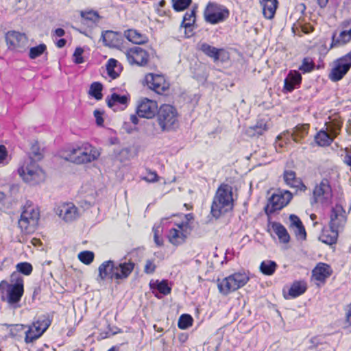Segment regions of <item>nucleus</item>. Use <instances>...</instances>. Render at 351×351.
<instances>
[{"label":"nucleus","mask_w":351,"mask_h":351,"mask_svg":"<svg viewBox=\"0 0 351 351\" xmlns=\"http://www.w3.org/2000/svg\"><path fill=\"white\" fill-rule=\"evenodd\" d=\"M234 207L232 187L227 184H221L213 197L210 213L216 218L231 211Z\"/></svg>","instance_id":"obj_1"},{"label":"nucleus","mask_w":351,"mask_h":351,"mask_svg":"<svg viewBox=\"0 0 351 351\" xmlns=\"http://www.w3.org/2000/svg\"><path fill=\"white\" fill-rule=\"evenodd\" d=\"M6 290L7 297L5 299L2 296V300L6 302L11 306L16 307V304L19 303L24 293L23 279L19 274L13 272L11 275V283L6 280H2L0 282V291Z\"/></svg>","instance_id":"obj_2"},{"label":"nucleus","mask_w":351,"mask_h":351,"mask_svg":"<svg viewBox=\"0 0 351 351\" xmlns=\"http://www.w3.org/2000/svg\"><path fill=\"white\" fill-rule=\"evenodd\" d=\"M157 121L162 131L175 130L178 127L176 109L171 105H162L158 110Z\"/></svg>","instance_id":"obj_3"},{"label":"nucleus","mask_w":351,"mask_h":351,"mask_svg":"<svg viewBox=\"0 0 351 351\" xmlns=\"http://www.w3.org/2000/svg\"><path fill=\"white\" fill-rule=\"evenodd\" d=\"M99 156V152L89 144H84L80 147L72 149L68 154L66 159L73 163L84 164L91 162Z\"/></svg>","instance_id":"obj_4"},{"label":"nucleus","mask_w":351,"mask_h":351,"mask_svg":"<svg viewBox=\"0 0 351 351\" xmlns=\"http://www.w3.org/2000/svg\"><path fill=\"white\" fill-rule=\"evenodd\" d=\"M18 172L23 180L29 184H37L45 180V173L34 160H27L19 168Z\"/></svg>","instance_id":"obj_5"},{"label":"nucleus","mask_w":351,"mask_h":351,"mask_svg":"<svg viewBox=\"0 0 351 351\" xmlns=\"http://www.w3.org/2000/svg\"><path fill=\"white\" fill-rule=\"evenodd\" d=\"M249 280V277L245 273H234L222 280H218L217 287L219 292L227 295L231 292L243 287Z\"/></svg>","instance_id":"obj_6"},{"label":"nucleus","mask_w":351,"mask_h":351,"mask_svg":"<svg viewBox=\"0 0 351 351\" xmlns=\"http://www.w3.org/2000/svg\"><path fill=\"white\" fill-rule=\"evenodd\" d=\"M39 212L31 206H26L19 220V227L22 232L31 234L36 230L39 220Z\"/></svg>","instance_id":"obj_7"},{"label":"nucleus","mask_w":351,"mask_h":351,"mask_svg":"<svg viewBox=\"0 0 351 351\" xmlns=\"http://www.w3.org/2000/svg\"><path fill=\"white\" fill-rule=\"evenodd\" d=\"M332 197V191L330 181L327 178H324L313 189L311 204L319 203L323 205H328L331 202Z\"/></svg>","instance_id":"obj_8"},{"label":"nucleus","mask_w":351,"mask_h":351,"mask_svg":"<svg viewBox=\"0 0 351 351\" xmlns=\"http://www.w3.org/2000/svg\"><path fill=\"white\" fill-rule=\"evenodd\" d=\"M351 68V51L333 62V67L329 73V79L334 82L341 80Z\"/></svg>","instance_id":"obj_9"},{"label":"nucleus","mask_w":351,"mask_h":351,"mask_svg":"<svg viewBox=\"0 0 351 351\" xmlns=\"http://www.w3.org/2000/svg\"><path fill=\"white\" fill-rule=\"evenodd\" d=\"M204 16L206 22L217 24L223 22L228 17L229 11L223 5L209 3L204 10Z\"/></svg>","instance_id":"obj_10"},{"label":"nucleus","mask_w":351,"mask_h":351,"mask_svg":"<svg viewBox=\"0 0 351 351\" xmlns=\"http://www.w3.org/2000/svg\"><path fill=\"white\" fill-rule=\"evenodd\" d=\"M293 195L289 191H278L274 193L269 199V204L265 208L267 213H273L281 210L291 200Z\"/></svg>","instance_id":"obj_11"},{"label":"nucleus","mask_w":351,"mask_h":351,"mask_svg":"<svg viewBox=\"0 0 351 351\" xmlns=\"http://www.w3.org/2000/svg\"><path fill=\"white\" fill-rule=\"evenodd\" d=\"M158 111L157 103L147 98L141 99L139 101L138 105L136 109V113L138 117L152 119Z\"/></svg>","instance_id":"obj_12"},{"label":"nucleus","mask_w":351,"mask_h":351,"mask_svg":"<svg viewBox=\"0 0 351 351\" xmlns=\"http://www.w3.org/2000/svg\"><path fill=\"white\" fill-rule=\"evenodd\" d=\"M147 52L139 47H134L127 51V60L130 64L144 66L148 60Z\"/></svg>","instance_id":"obj_13"},{"label":"nucleus","mask_w":351,"mask_h":351,"mask_svg":"<svg viewBox=\"0 0 351 351\" xmlns=\"http://www.w3.org/2000/svg\"><path fill=\"white\" fill-rule=\"evenodd\" d=\"M346 211L340 204H336L331 210L330 228L338 229L343 227L346 222Z\"/></svg>","instance_id":"obj_14"},{"label":"nucleus","mask_w":351,"mask_h":351,"mask_svg":"<svg viewBox=\"0 0 351 351\" xmlns=\"http://www.w3.org/2000/svg\"><path fill=\"white\" fill-rule=\"evenodd\" d=\"M145 82L148 87L158 94L163 93L168 88V86L160 75L149 73L145 76Z\"/></svg>","instance_id":"obj_15"},{"label":"nucleus","mask_w":351,"mask_h":351,"mask_svg":"<svg viewBox=\"0 0 351 351\" xmlns=\"http://www.w3.org/2000/svg\"><path fill=\"white\" fill-rule=\"evenodd\" d=\"M101 39L105 46L110 48H119L123 43L121 33L112 30L103 31Z\"/></svg>","instance_id":"obj_16"},{"label":"nucleus","mask_w":351,"mask_h":351,"mask_svg":"<svg viewBox=\"0 0 351 351\" xmlns=\"http://www.w3.org/2000/svg\"><path fill=\"white\" fill-rule=\"evenodd\" d=\"M5 38L9 48L23 47L27 43L26 35L16 31H9L7 32Z\"/></svg>","instance_id":"obj_17"},{"label":"nucleus","mask_w":351,"mask_h":351,"mask_svg":"<svg viewBox=\"0 0 351 351\" xmlns=\"http://www.w3.org/2000/svg\"><path fill=\"white\" fill-rule=\"evenodd\" d=\"M134 263L128 261H115V280H125L129 277L134 268Z\"/></svg>","instance_id":"obj_18"},{"label":"nucleus","mask_w":351,"mask_h":351,"mask_svg":"<svg viewBox=\"0 0 351 351\" xmlns=\"http://www.w3.org/2000/svg\"><path fill=\"white\" fill-rule=\"evenodd\" d=\"M284 181L287 185L295 189L296 192L305 191L306 186L304 184L300 178L296 177L295 172L292 170H285L283 173Z\"/></svg>","instance_id":"obj_19"},{"label":"nucleus","mask_w":351,"mask_h":351,"mask_svg":"<svg viewBox=\"0 0 351 351\" xmlns=\"http://www.w3.org/2000/svg\"><path fill=\"white\" fill-rule=\"evenodd\" d=\"M196 9L193 7L191 10L185 13L180 24V29L184 28L186 37L189 38L193 35V25L196 21Z\"/></svg>","instance_id":"obj_20"},{"label":"nucleus","mask_w":351,"mask_h":351,"mask_svg":"<svg viewBox=\"0 0 351 351\" xmlns=\"http://www.w3.org/2000/svg\"><path fill=\"white\" fill-rule=\"evenodd\" d=\"M98 271V278L101 280H115V261L108 260L103 262L99 266Z\"/></svg>","instance_id":"obj_21"},{"label":"nucleus","mask_w":351,"mask_h":351,"mask_svg":"<svg viewBox=\"0 0 351 351\" xmlns=\"http://www.w3.org/2000/svg\"><path fill=\"white\" fill-rule=\"evenodd\" d=\"M58 215L65 221L70 222L77 218V208L71 203L65 204L58 209Z\"/></svg>","instance_id":"obj_22"},{"label":"nucleus","mask_w":351,"mask_h":351,"mask_svg":"<svg viewBox=\"0 0 351 351\" xmlns=\"http://www.w3.org/2000/svg\"><path fill=\"white\" fill-rule=\"evenodd\" d=\"M302 81L301 74L296 71H291L284 80V90L287 92H291Z\"/></svg>","instance_id":"obj_23"},{"label":"nucleus","mask_w":351,"mask_h":351,"mask_svg":"<svg viewBox=\"0 0 351 351\" xmlns=\"http://www.w3.org/2000/svg\"><path fill=\"white\" fill-rule=\"evenodd\" d=\"M262 6L263 14L267 19H272L278 8V0H259Z\"/></svg>","instance_id":"obj_24"},{"label":"nucleus","mask_w":351,"mask_h":351,"mask_svg":"<svg viewBox=\"0 0 351 351\" xmlns=\"http://www.w3.org/2000/svg\"><path fill=\"white\" fill-rule=\"evenodd\" d=\"M124 37H125L130 42L136 44L142 45L147 42L148 38L145 35L134 29H129L124 32Z\"/></svg>","instance_id":"obj_25"},{"label":"nucleus","mask_w":351,"mask_h":351,"mask_svg":"<svg viewBox=\"0 0 351 351\" xmlns=\"http://www.w3.org/2000/svg\"><path fill=\"white\" fill-rule=\"evenodd\" d=\"M330 121L326 122L325 129L330 132L333 137H337L341 130L343 121L338 116H335L332 118L329 117Z\"/></svg>","instance_id":"obj_26"},{"label":"nucleus","mask_w":351,"mask_h":351,"mask_svg":"<svg viewBox=\"0 0 351 351\" xmlns=\"http://www.w3.org/2000/svg\"><path fill=\"white\" fill-rule=\"evenodd\" d=\"M335 137L328 132L325 128L322 129L315 136L316 143L320 147H327L331 145Z\"/></svg>","instance_id":"obj_27"},{"label":"nucleus","mask_w":351,"mask_h":351,"mask_svg":"<svg viewBox=\"0 0 351 351\" xmlns=\"http://www.w3.org/2000/svg\"><path fill=\"white\" fill-rule=\"evenodd\" d=\"M106 103L108 107L113 108L117 106H123L125 108L128 105L129 96L127 95H119L117 93H112L110 96L107 97Z\"/></svg>","instance_id":"obj_28"},{"label":"nucleus","mask_w":351,"mask_h":351,"mask_svg":"<svg viewBox=\"0 0 351 351\" xmlns=\"http://www.w3.org/2000/svg\"><path fill=\"white\" fill-rule=\"evenodd\" d=\"M351 40V29L350 30L342 31L339 37L336 38V32H334L332 36V42L330 49L333 47H339L346 44Z\"/></svg>","instance_id":"obj_29"},{"label":"nucleus","mask_w":351,"mask_h":351,"mask_svg":"<svg viewBox=\"0 0 351 351\" xmlns=\"http://www.w3.org/2000/svg\"><path fill=\"white\" fill-rule=\"evenodd\" d=\"M330 276V267L325 263H319L313 270V276L318 281H324Z\"/></svg>","instance_id":"obj_30"},{"label":"nucleus","mask_w":351,"mask_h":351,"mask_svg":"<svg viewBox=\"0 0 351 351\" xmlns=\"http://www.w3.org/2000/svg\"><path fill=\"white\" fill-rule=\"evenodd\" d=\"M309 125L302 124L295 126L292 132L291 136L292 140L295 143H301L308 133Z\"/></svg>","instance_id":"obj_31"},{"label":"nucleus","mask_w":351,"mask_h":351,"mask_svg":"<svg viewBox=\"0 0 351 351\" xmlns=\"http://www.w3.org/2000/svg\"><path fill=\"white\" fill-rule=\"evenodd\" d=\"M199 49L207 56L212 58L215 62L219 60V53L223 51L222 49H217L208 43H203L199 45Z\"/></svg>","instance_id":"obj_32"},{"label":"nucleus","mask_w":351,"mask_h":351,"mask_svg":"<svg viewBox=\"0 0 351 351\" xmlns=\"http://www.w3.org/2000/svg\"><path fill=\"white\" fill-rule=\"evenodd\" d=\"M272 229L280 242L287 243L289 241L290 236L287 229L280 223L274 222L272 223Z\"/></svg>","instance_id":"obj_33"},{"label":"nucleus","mask_w":351,"mask_h":351,"mask_svg":"<svg viewBox=\"0 0 351 351\" xmlns=\"http://www.w3.org/2000/svg\"><path fill=\"white\" fill-rule=\"evenodd\" d=\"M186 237L178 228H172L169 231V241L174 245H179L184 243Z\"/></svg>","instance_id":"obj_34"},{"label":"nucleus","mask_w":351,"mask_h":351,"mask_svg":"<svg viewBox=\"0 0 351 351\" xmlns=\"http://www.w3.org/2000/svg\"><path fill=\"white\" fill-rule=\"evenodd\" d=\"M339 235V230L338 229H330V230H326L323 233V234L320 237V240L322 242L328 244V245H333L335 244L337 241Z\"/></svg>","instance_id":"obj_35"},{"label":"nucleus","mask_w":351,"mask_h":351,"mask_svg":"<svg viewBox=\"0 0 351 351\" xmlns=\"http://www.w3.org/2000/svg\"><path fill=\"white\" fill-rule=\"evenodd\" d=\"M306 290V283L302 281H295L289 290V295L293 298H297L303 294Z\"/></svg>","instance_id":"obj_36"},{"label":"nucleus","mask_w":351,"mask_h":351,"mask_svg":"<svg viewBox=\"0 0 351 351\" xmlns=\"http://www.w3.org/2000/svg\"><path fill=\"white\" fill-rule=\"evenodd\" d=\"M259 268L261 272L264 275L271 276L275 272L277 264L274 261L266 260L261 263Z\"/></svg>","instance_id":"obj_37"},{"label":"nucleus","mask_w":351,"mask_h":351,"mask_svg":"<svg viewBox=\"0 0 351 351\" xmlns=\"http://www.w3.org/2000/svg\"><path fill=\"white\" fill-rule=\"evenodd\" d=\"M3 326H5L9 328V334L11 337H16L18 336H21V333L23 332L25 328L27 327L23 324H3Z\"/></svg>","instance_id":"obj_38"},{"label":"nucleus","mask_w":351,"mask_h":351,"mask_svg":"<svg viewBox=\"0 0 351 351\" xmlns=\"http://www.w3.org/2000/svg\"><path fill=\"white\" fill-rule=\"evenodd\" d=\"M103 86L100 82H93L91 84L88 93L97 100L102 99Z\"/></svg>","instance_id":"obj_39"},{"label":"nucleus","mask_w":351,"mask_h":351,"mask_svg":"<svg viewBox=\"0 0 351 351\" xmlns=\"http://www.w3.org/2000/svg\"><path fill=\"white\" fill-rule=\"evenodd\" d=\"M43 154L40 151V149L38 146V142L36 141L32 144L31 150L29 152V158L27 160H40L43 158Z\"/></svg>","instance_id":"obj_40"},{"label":"nucleus","mask_w":351,"mask_h":351,"mask_svg":"<svg viewBox=\"0 0 351 351\" xmlns=\"http://www.w3.org/2000/svg\"><path fill=\"white\" fill-rule=\"evenodd\" d=\"M172 8L176 12H181L189 7L192 0H171Z\"/></svg>","instance_id":"obj_41"},{"label":"nucleus","mask_w":351,"mask_h":351,"mask_svg":"<svg viewBox=\"0 0 351 351\" xmlns=\"http://www.w3.org/2000/svg\"><path fill=\"white\" fill-rule=\"evenodd\" d=\"M315 69V63L310 58H304L302 61V64L299 66V70L303 73H310Z\"/></svg>","instance_id":"obj_42"},{"label":"nucleus","mask_w":351,"mask_h":351,"mask_svg":"<svg viewBox=\"0 0 351 351\" xmlns=\"http://www.w3.org/2000/svg\"><path fill=\"white\" fill-rule=\"evenodd\" d=\"M193 324V318L189 314H183L182 315L179 319L178 326V328L182 330H185L191 326Z\"/></svg>","instance_id":"obj_43"},{"label":"nucleus","mask_w":351,"mask_h":351,"mask_svg":"<svg viewBox=\"0 0 351 351\" xmlns=\"http://www.w3.org/2000/svg\"><path fill=\"white\" fill-rule=\"evenodd\" d=\"M47 49V46L42 43L38 46L31 47L29 49V56L31 59H35L41 56Z\"/></svg>","instance_id":"obj_44"},{"label":"nucleus","mask_w":351,"mask_h":351,"mask_svg":"<svg viewBox=\"0 0 351 351\" xmlns=\"http://www.w3.org/2000/svg\"><path fill=\"white\" fill-rule=\"evenodd\" d=\"M79 260L85 265H90L94 260L95 254L91 251H83L78 254Z\"/></svg>","instance_id":"obj_45"},{"label":"nucleus","mask_w":351,"mask_h":351,"mask_svg":"<svg viewBox=\"0 0 351 351\" xmlns=\"http://www.w3.org/2000/svg\"><path fill=\"white\" fill-rule=\"evenodd\" d=\"M35 322L38 323L40 326L38 335H42L51 324V320L45 315L39 317Z\"/></svg>","instance_id":"obj_46"},{"label":"nucleus","mask_w":351,"mask_h":351,"mask_svg":"<svg viewBox=\"0 0 351 351\" xmlns=\"http://www.w3.org/2000/svg\"><path fill=\"white\" fill-rule=\"evenodd\" d=\"M117 60L113 58L108 60L106 64V70L108 74L112 79H115L118 77V73L114 71V68L117 66Z\"/></svg>","instance_id":"obj_47"},{"label":"nucleus","mask_w":351,"mask_h":351,"mask_svg":"<svg viewBox=\"0 0 351 351\" xmlns=\"http://www.w3.org/2000/svg\"><path fill=\"white\" fill-rule=\"evenodd\" d=\"M33 267L32 265L27 262L19 263L16 265V273H21L24 275L28 276L32 272Z\"/></svg>","instance_id":"obj_48"},{"label":"nucleus","mask_w":351,"mask_h":351,"mask_svg":"<svg viewBox=\"0 0 351 351\" xmlns=\"http://www.w3.org/2000/svg\"><path fill=\"white\" fill-rule=\"evenodd\" d=\"M81 16L86 21H92L95 24L99 22V15L97 12L89 11V12H82Z\"/></svg>","instance_id":"obj_49"},{"label":"nucleus","mask_w":351,"mask_h":351,"mask_svg":"<svg viewBox=\"0 0 351 351\" xmlns=\"http://www.w3.org/2000/svg\"><path fill=\"white\" fill-rule=\"evenodd\" d=\"M28 328H29L30 329H32V330H34L35 332V333L34 334V337L29 336V334L27 335V337H25V341L26 343H32L41 336V335H38V333H39V330H39L40 326H39V324H38V323H36L34 322L32 323V324L31 326H29Z\"/></svg>","instance_id":"obj_50"},{"label":"nucleus","mask_w":351,"mask_h":351,"mask_svg":"<svg viewBox=\"0 0 351 351\" xmlns=\"http://www.w3.org/2000/svg\"><path fill=\"white\" fill-rule=\"evenodd\" d=\"M258 135H261L265 131L269 129L267 122L264 120H258L256 123L251 128Z\"/></svg>","instance_id":"obj_51"},{"label":"nucleus","mask_w":351,"mask_h":351,"mask_svg":"<svg viewBox=\"0 0 351 351\" xmlns=\"http://www.w3.org/2000/svg\"><path fill=\"white\" fill-rule=\"evenodd\" d=\"M178 228L183 232V234L188 237L192 230V226L189 221H182L180 223H177Z\"/></svg>","instance_id":"obj_52"},{"label":"nucleus","mask_w":351,"mask_h":351,"mask_svg":"<svg viewBox=\"0 0 351 351\" xmlns=\"http://www.w3.org/2000/svg\"><path fill=\"white\" fill-rule=\"evenodd\" d=\"M84 53V49L78 47L75 49L74 53H73V62L75 64H81L84 62V58L82 57V54Z\"/></svg>","instance_id":"obj_53"},{"label":"nucleus","mask_w":351,"mask_h":351,"mask_svg":"<svg viewBox=\"0 0 351 351\" xmlns=\"http://www.w3.org/2000/svg\"><path fill=\"white\" fill-rule=\"evenodd\" d=\"M157 289L163 295H168L171 292V288L168 286L166 280H162L157 285Z\"/></svg>","instance_id":"obj_54"},{"label":"nucleus","mask_w":351,"mask_h":351,"mask_svg":"<svg viewBox=\"0 0 351 351\" xmlns=\"http://www.w3.org/2000/svg\"><path fill=\"white\" fill-rule=\"evenodd\" d=\"M293 229H294V233L298 239H300L302 240L306 239V230H305V228H304V226H303V224H301V225L294 228Z\"/></svg>","instance_id":"obj_55"},{"label":"nucleus","mask_w":351,"mask_h":351,"mask_svg":"<svg viewBox=\"0 0 351 351\" xmlns=\"http://www.w3.org/2000/svg\"><path fill=\"white\" fill-rule=\"evenodd\" d=\"M155 269L156 265L154 261L149 259L147 260L144 267V272L147 274H152L155 271Z\"/></svg>","instance_id":"obj_56"},{"label":"nucleus","mask_w":351,"mask_h":351,"mask_svg":"<svg viewBox=\"0 0 351 351\" xmlns=\"http://www.w3.org/2000/svg\"><path fill=\"white\" fill-rule=\"evenodd\" d=\"M291 132L289 131H285L279 134L277 137L278 140H282L285 142V144L289 143L291 140H292V138L291 136Z\"/></svg>","instance_id":"obj_57"},{"label":"nucleus","mask_w":351,"mask_h":351,"mask_svg":"<svg viewBox=\"0 0 351 351\" xmlns=\"http://www.w3.org/2000/svg\"><path fill=\"white\" fill-rule=\"evenodd\" d=\"M289 220L291 222V227L293 228L302 224L300 218L293 214L289 216Z\"/></svg>","instance_id":"obj_58"},{"label":"nucleus","mask_w":351,"mask_h":351,"mask_svg":"<svg viewBox=\"0 0 351 351\" xmlns=\"http://www.w3.org/2000/svg\"><path fill=\"white\" fill-rule=\"evenodd\" d=\"M8 157V152L5 147L0 145V164H4V161Z\"/></svg>","instance_id":"obj_59"},{"label":"nucleus","mask_w":351,"mask_h":351,"mask_svg":"<svg viewBox=\"0 0 351 351\" xmlns=\"http://www.w3.org/2000/svg\"><path fill=\"white\" fill-rule=\"evenodd\" d=\"M102 112L98 110L94 111V116L96 120V123L98 125H102L104 123V119L102 118Z\"/></svg>","instance_id":"obj_60"},{"label":"nucleus","mask_w":351,"mask_h":351,"mask_svg":"<svg viewBox=\"0 0 351 351\" xmlns=\"http://www.w3.org/2000/svg\"><path fill=\"white\" fill-rule=\"evenodd\" d=\"M158 175L155 171H149L145 178V180L149 182H154L158 180Z\"/></svg>","instance_id":"obj_61"},{"label":"nucleus","mask_w":351,"mask_h":351,"mask_svg":"<svg viewBox=\"0 0 351 351\" xmlns=\"http://www.w3.org/2000/svg\"><path fill=\"white\" fill-rule=\"evenodd\" d=\"M346 322L351 326V303L347 306L346 313Z\"/></svg>","instance_id":"obj_62"},{"label":"nucleus","mask_w":351,"mask_h":351,"mask_svg":"<svg viewBox=\"0 0 351 351\" xmlns=\"http://www.w3.org/2000/svg\"><path fill=\"white\" fill-rule=\"evenodd\" d=\"M53 34L58 37H62L65 34V31L62 28H57L54 30Z\"/></svg>","instance_id":"obj_63"},{"label":"nucleus","mask_w":351,"mask_h":351,"mask_svg":"<svg viewBox=\"0 0 351 351\" xmlns=\"http://www.w3.org/2000/svg\"><path fill=\"white\" fill-rule=\"evenodd\" d=\"M344 162L348 165L351 167V154H348L344 157Z\"/></svg>","instance_id":"obj_64"}]
</instances>
